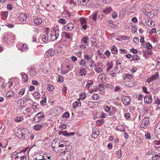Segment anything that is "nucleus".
Wrapping results in <instances>:
<instances>
[{
    "instance_id": "4be33fe9",
    "label": "nucleus",
    "mask_w": 160,
    "mask_h": 160,
    "mask_svg": "<svg viewBox=\"0 0 160 160\" xmlns=\"http://www.w3.org/2000/svg\"><path fill=\"white\" fill-rule=\"evenodd\" d=\"M112 53L117 54L118 53V49L117 48L114 46L112 47Z\"/></svg>"
},
{
    "instance_id": "f8f14e48",
    "label": "nucleus",
    "mask_w": 160,
    "mask_h": 160,
    "mask_svg": "<svg viewBox=\"0 0 160 160\" xmlns=\"http://www.w3.org/2000/svg\"><path fill=\"white\" fill-rule=\"evenodd\" d=\"M89 0H78V3L79 6H85L86 5Z\"/></svg>"
},
{
    "instance_id": "864d4df0",
    "label": "nucleus",
    "mask_w": 160,
    "mask_h": 160,
    "mask_svg": "<svg viewBox=\"0 0 160 160\" xmlns=\"http://www.w3.org/2000/svg\"><path fill=\"white\" fill-rule=\"evenodd\" d=\"M130 51L133 53L135 54H136L138 53L137 50L136 49L133 48H132L130 49Z\"/></svg>"
},
{
    "instance_id": "39448f33",
    "label": "nucleus",
    "mask_w": 160,
    "mask_h": 160,
    "mask_svg": "<svg viewBox=\"0 0 160 160\" xmlns=\"http://www.w3.org/2000/svg\"><path fill=\"white\" fill-rule=\"evenodd\" d=\"M27 18V16L25 13H20L18 16V19L21 21L25 20Z\"/></svg>"
},
{
    "instance_id": "c03bdc74",
    "label": "nucleus",
    "mask_w": 160,
    "mask_h": 160,
    "mask_svg": "<svg viewBox=\"0 0 160 160\" xmlns=\"http://www.w3.org/2000/svg\"><path fill=\"white\" fill-rule=\"evenodd\" d=\"M65 37L68 39H71V37L70 35V34L69 33L67 32H64V33Z\"/></svg>"
},
{
    "instance_id": "680f3d73",
    "label": "nucleus",
    "mask_w": 160,
    "mask_h": 160,
    "mask_svg": "<svg viewBox=\"0 0 160 160\" xmlns=\"http://www.w3.org/2000/svg\"><path fill=\"white\" fill-rule=\"evenodd\" d=\"M32 84L34 85H38L39 83L38 81L35 80H32Z\"/></svg>"
},
{
    "instance_id": "79ce46f5",
    "label": "nucleus",
    "mask_w": 160,
    "mask_h": 160,
    "mask_svg": "<svg viewBox=\"0 0 160 160\" xmlns=\"http://www.w3.org/2000/svg\"><path fill=\"white\" fill-rule=\"evenodd\" d=\"M146 48L148 49H151L152 48V46L150 43H147L146 45Z\"/></svg>"
},
{
    "instance_id": "a878e982",
    "label": "nucleus",
    "mask_w": 160,
    "mask_h": 160,
    "mask_svg": "<svg viewBox=\"0 0 160 160\" xmlns=\"http://www.w3.org/2000/svg\"><path fill=\"white\" fill-rule=\"evenodd\" d=\"M93 135L92 136V137L95 138H96L99 134V132L98 131L92 132Z\"/></svg>"
},
{
    "instance_id": "412c9836",
    "label": "nucleus",
    "mask_w": 160,
    "mask_h": 160,
    "mask_svg": "<svg viewBox=\"0 0 160 160\" xmlns=\"http://www.w3.org/2000/svg\"><path fill=\"white\" fill-rule=\"evenodd\" d=\"M73 108H75L77 107H80L81 105L80 102L79 101L75 102L73 103Z\"/></svg>"
},
{
    "instance_id": "7ed1b4c3",
    "label": "nucleus",
    "mask_w": 160,
    "mask_h": 160,
    "mask_svg": "<svg viewBox=\"0 0 160 160\" xmlns=\"http://www.w3.org/2000/svg\"><path fill=\"white\" fill-rule=\"evenodd\" d=\"M52 150L56 152H58L59 150V143L57 142L55 139L52 143Z\"/></svg>"
},
{
    "instance_id": "473e14b6",
    "label": "nucleus",
    "mask_w": 160,
    "mask_h": 160,
    "mask_svg": "<svg viewBox=\"0 0 160 160\" xmlns=\"http://www.w3.org/2000/svg\"><path fill=\"white\" fill-rule=\"evenodd\" d=\"M158 76L159 78V76L158 72H157L156 74L153 75L152 77H151V78H152V81H153L155 80L157 78H158Z\"/></svg>"
},
{
    "instance_id": "a18cd8bd",
    "label": "nucleus",
    "mask_w": 160,
    "mask_h": 160,
    "mask_svg": "<svg viewBox=\"0 0 160 160\" xmlns=\"http://www.w3.org/2000/svg\"><path fill=\"white\" fill-rule=\"evenodd\" d=\"M117 154L118 155V158H120L121 157V149L118 150L117 152Z\"/></svg>"
},
{
    "instance_id": "f3484780",
    "label": "nucleus",
    "mask_w": 160,
    "mask_h": 160,
    "mask_svg": "<svg viewBox=\"0 0 160 160\" xmlns=\"http://www.w3.org/2000/svg\"><path fill=\"white\" fill-rule=\"evenodd\" d=\"M159 154L160 153H157L155 152L154 155H153L152 157V160H158L160 158Z\"/></svg>"
},
{
    "instance_id": "cd10ccee",
    "label": "nucleus",
    "mask_w": 160,
    "mask_h": 160,
    "mask_svg": "<svg viewBox=\"0 0 160 160\" xmlns=\"http://www.w3.org/2000/svg\"><path fill=\"white\" fill-rule=\"evenodd\" d=\"M139 59V58H138V55H134L133 56L132 58L129 60V61L130 62L134 61H136L138 60Z\"/></svg>"
},
{
    "instance_id": "a211bd4d",
    "label": "nucleus",
    "mask_w": 160,
    "mask_h": 160,
    "mask_svg": "<svg viewBox=\"0 0 160 160\" xmlns=\"http://www.w3.org/2000/svg\"><path fill=\"white\" fill-rule=\"evenodd\" d=\"M28 45L26 44H24L22 48H18L22 51L26 52L28 50Z\"/></svg>"
},
{
    "instance_id": "052dcab7",
    "label": "nucleus",
    "mask_w": 160,
    "mask_h": 160,
    "mask_svg": "<svg viewBox=\"0 0 160 160\" xmlns=\"http://www.w3.org/2000/svg\"><path fill=\"white\" fill-rule=\"evenodd\" d=\"M104 108H105V111L106 112H108L110 111V108L109 107H108L107 106H104Z\"/></svg>"
},
{
    "instance_id": "bb28decb",
    "label": "nucleus",
    "mask_w": 160,
    "mask_h": 160,
    "mask_svg": "<svg viewBox=\"0 0 160 160\" xmlns=\"http://www.w3.org/2000/svg\"><path fill=\"white\" fill-rule=\"evenodd\" d=\"M33 97L35 98L36 99H38L40 97V94L39 93H38V92H36L34 93L33 94Z\"/></svg>"
},
{
    "instance_id": "f03ea898",
    "label": "nucleus",
    "mask_w": 160,
    "mask_h": 160,
    "mask_svg": "<svg viewBox=\"0 0 160 160\" xmlns=\"http://www.w3.org/2000/svg\"><path fill=\"white\" fill-rule=\"evenodd\" d=\"M51 31V40L52 41H54L58 38L59 33L58 28H52Z\"/></svg>"
},
{
    "instance_id": "e433bc0d",
    "label": "nucleus",
    "mask_w": 160,
    "mask_h": 160,
    "mask_svg": "<svg viewBox=\"0 0 160 160\" xmlns=\"http://www.w3.org/2000/svg\"><path fill=\"white\" fill-rule=\"evenodd\" d=\"M58 22L62 24H64L66 23V20L64 18H61L59 19Z\"/></svg>"
},
{
    "instance_id": "6e6552de",
    "label": "nucleus",
    "mask_w": 160,
    "mask_h": 160,
    "mask_svg": "<svg viewBox=\"0 0 160 160\" xmlns=\"http://www.w3.org/2000/svg\"><path fill=\"white\" fill-rule=\"evenodd\" d=\"M43 117L44 115L42 112H39L35 116V117L33 118V119L35 121H36L37 118H38V120L37 122H38L39 121L41 120L42 118Z\"/></svg>"
},
{
    "instance_id": "09e8293b",
    "label": "nucleus",
    "mask_w": 160,
    "mask_h": 160,
    "mask_svg": "<svg viewBox=\"0 0 160 160\" xmlns=\"http://www.w3.org/2000/svg\"><path fill=\"white\" fill-rule=\"evenodd\" d=\"M91 65H90V66L91 67H96V65L95 64V61L93 60H92L91 61Z\"/></svg>"
},
{
    "instance_id": "c756f323",
    "label": "nucleus",
    "mask_w": 160,
    "mask_h": 160,
    "mask_svg": "<svg viewBox=\"0 0 160 160\" xmlns=\"http://www.w3.org/2000/svg\"><path fill=\"white\" fill-rule=\"evenodd\" d=\"M48 36L47 35H43L42 37V39L43 42H46L48 40Z\"/></svg>"
},
{
    "instance_id": "b1692460",
    "label": "nucleus",
    "mask_w": 160,
    "mask_h": 160,
    "mask_svg": "<svg viewBox=\"0 0 160 160\" xmlns=\"http://www.w3.org/2000/svg\"><path fill=\"white\" fill-rule=\"evenodd\" d=\"M116 129L118 131H121L122 132H124L125 131V129L124 128L122 125H119L118 126Z\"/></svg>"
},
{
    "instance_id": "393cba45",
    "label": "nucleus",
    "mask_w": 160,
    "mask_h": 160,
    "mask_svg": "<svg viewBox=\"0 0 160 160\" xmlns=\"http://www.w3.org/2000/svg\"><path fill=\"white\" fill-rule=\"evenodd\" d=\"M112 8L110 7L107 8L103 10V12L105 13L108 14L112 11Z\"/></svg>"
},
{
    "instance_id": "5fc2aeb1",
    "label": "nucleus",
    "mask_w": 160,
    "mask_h": 160,
    "mask_svg": "<svg viewBox=\"0 0 160 160\" xmlns=\"http://www.w3.org/2000/svg\"><path fill=\"white\" fill-rule=\"evenodd\" d=\"M112 63L111 62L109 65H108L107 68V71H108L111 68H112Z\"/></svg>"
},
{
    "instance_id": "2eb2a0df",
    "label": "nucleus",
    "mask_w": 160,
    "mask_h": 160,
    "mask_svg": "<svg viewBox=\"0 0 160 160\" xmlns=\"http://www.w3.org/2000/svg\"><path fill=\"white\" fill-rule=\"evenodd\" d=\"M42 22V19L40 18L36 17L34 18V22L37 24H40Z\"/></svg>"
},
{
    "instance_id": "774afa93",
    "label": "nucleus",
    "mask_w": 160,
    "mask_h": 160,
    "mask_svg": "<svg viewBox=\"0 0 160 160\" xmlns=\"http://www.w3.org/2000/svg\"><path fill=\"white\" fill-rule=\"evenodd\" d=\"M156 102L157 104L159 105L160 104V98H157L156 100Z\"/></svg>"
},
{
    "instance_id": "c85d7f7f",
    "label": "nucleus",
    "mask_w": 160,
    "mask_h": 160,
    "mask_svg": "<svg viewBox=\"0 0 160 160\" xmlns=\"http://www.w3.org/2000/svg\"><path fill=\"white\" fill-rule=\"evenodd\" d=\"M9 38V36L7 34L5 35L2 39L3 42L5 43L7 42L8 41Z\"/></svg>"
},
{
    "instance_id": "0eeeda50",
    "label": "nucleus",
    "mask_w": 160,
    "mask_h": 160,
    "mask_svg": "<svg viewBox=\"0 0 160 160\" xmlns=\"http://www.w3.org/2000/svg\"><path fill=\"white\" fill-rule=\"evenodd\" d=\"M59 147H67L68 145H69V142L68 141H64L63 140H60L59 142Z\"/></svg>"
},
{
    "instance_id": "5701e85b",
    "label": "nucleus",
    "mask_w": 160,
    "mask_h": 160,
    "mask_svg": "<svg viewBox=\"0 0 160 160\" xmlns=\"http://www.w3.org/2000/svg\"><path fill=\"white\" fill-rule=\"evenodd\" d=\"M14 92L12 91H9L6 94V96L8 98H10L13 96Z\"/></svg>"
},
{
    "instance_id": "6ab92c4d",
    "label": "nucleus",
    "mask_w": 160,
    "mask_h": 160,
    "mask_svg": "<svg viewBox=\"0 0 160 160\" xmlns=\"http://www.w3.org/2000/svg\"><path fill=\"white\" fill-rule=\"evenodd\" d=\"M21 74L22 76L23 81L24 82H26L28 80V76L26 74H25L23 72H22Z\"/></svg>"
},
{
    "instance_id": "2f4dec72",
    "label": "nucleus",
    "mask_w": 160,
    "mask_h": 160,
    "mask_svg": "<svg viewBox=\"0 0 160 160\" xmlns=\"http://www.w3.org/2000/svg\"><path fill=\"white\" fill-rule=\"evenodd\" d=\"M42 125L41 124H37L34 126L35 129L36 131H38L42 128Z\"/></svg>"
},
{
    "instance_id": "4d7b16f0",
    "label": "nucleus",
    "mask_w": 160,
    "mask_h": 160,
    "mask_svg": "<svg viewBox=\"0 0 160 160\" xmlns=\"http://www.w3.org/2000/svg\"><path fill=\"white\" fill-rule=\"evenodd\" d=\"M105 16L103 15V14H101L98 15V19H100L99 20L100 21Z\"/></svg>"
},
{
    "instance_id": "338daca9",
    "label": "nucleus",
    "mask_w": 160,
    "mask_h": 160,
    "mask_svg": "<svg viewBox=\"0 0 160 160\" xmlns=\"http://www.w3.org/2000/svg\"><path fill=\"white\" fill-rule=\"evenodd\" d=\"M71 59L73 62H74L77 60V58L75 56H72L71 57Z\"/></svg>"
},
{
    "instance_id": "c9c22d12",
    "label": "nucleus",
    "mask_w": 160,
    "mask_h": 160,
    "mask_svg": "<svg viewBox=\"0 0 160 160\" xmlns=\"http://www.w3.org/2000/svg\"><path fill=\"white\" fill-rule=\"evenodd\" d=\"M92 98L94 100H97L99 98V96L97 94H95L92 96Z\"/></svg>"
},
{
    "instance_id": "13d9d810",
    "label": "nucleus",
    "mask_w": 160,
    "mask_h": 160,
    "mask_svg": "<svg viewBox=\"0 0 160 160\" xmlns=\"http://www.w3.org/2000/svg\"><path fill=\"white\" fill-rule=\"evenodd\" d=\"M84 58L88 60L90 59L91 58V57L89 55H86L84 56Z\"/></svg>"
},
{
    "instance_id": "9b49d317",
    "label": "nucleus",
    "mask_w": 160,
    "mask_h": 160,
    "mask_svg": "<svg viewBox=\"0 0 160 160\" xmlns=\"http://www.w3.org/2000/svg\"><path fill=\"white\" fill-rule=\"evenodd\" d=\"M123 99H122V101L125 105H128L131 102V99L128 96H125L124 97Z\"/></svg>"
},
{
    "instance_id": "4c0bfd02",
    "label": "nucleus",
    "mask_w": 160,
    "mask_h": 160,
    "mask_svg": "<svg viewBox=\"0 0 160 160\" xmlns=\"http://www.w3.org/2000/svg\"><path fill=\"white\" fill-rule=\"evenodd\" d=\"M80 22L82 25L86 24V22L85 19L84 18H82L80 19Z\"/></svg>"
},
{
    "instance_id": "4468645a",
    "label": "nucleus",
    "mask_w": 160,
    "mask_h": 160,
    "mask_svg": "<svg viewBox=\"0 0 160 160\" xmlns=\"http://www.w3.org/2000/svg\"><path fill=\"white\" fill-rule=\"evenodd\" d=\"M149 14L147 15V16H150L151 17H152L153 16L156 15L158 13L157 10H153L150 12H147Z\"/></svg>"
},
{
    "instance_id": "f704fd0d",
    "label": "nucleus",
    "mask_w": 160,
    "mask_h": 160,
    "mask_svg": "<svg viewBox=\"0 0 160 160\" xmlns=\"http://www.w3.org/2000/svg\"><path fill=\"white\" fill-rule=\"evenodd\" d=\"M86 70L84 68H82L80 70V74L82 76L83 74L84 75H85L86 74Z\"/></svg>"
},
{
    "instance_id": "9d476101",
    "label": "nucleus",
    "mask_w": 160,
    "mask_h": 160,
    "mask_svg": "<svg viewBox=\"0 0 160 160\" xmlns=\"http://www.w3.org/2000/svg\"><path fill=\"white\" fill-rule=\"evenodd\" d=\"M64 29L67 31H70L74 28L73 24L72 22L69 23L68 24L64 26Z\"/></svg>"
},
{
    "instance_id": "423d86ee",
    "label": "nucleus",
    "mask_w": 160,
    "mask_h": 160,
    "mask_svg": "<svg viewBox=\"0 0 160 160\" xmlns=\"http://www.w3.org/2000/svg\"><path fill=\"white\" fill-rule=\"evenodd\" d=\"M146 118V117L144 118L142 120V123L141 124V128L145 129L147 128L146 127L148 125V124L149 122V120H146L145 119Z\"/></svg>"
},
{
    "instance_id": "ea45409f",
    "label": "nucleus",
    "mask_w": 160,
    "mask_h": 160,
    "mask_svg": "<svg viewBox=\"0 0 160 160\" xmlns=\"http://www.w3.org/2000/svg\"><path fill=\"white\" fill-rule=\"evenodd\" d=\"M88 39V37H84L82 38V41L84 43H87Z\"/></svg>"
},
{
    "instance_id": "0e129e2a",
    "label": "nucleus",
    "mask_w": 160,
    "mask_h": 160,
    "mask_svg": "<svg viewBox=\"0 0 160 160\" xmlns=\"http://www.w3.org/2000/svg\"><path fill=\"white\" fill-rule=\"evenodd\" d=\"M105 54L108 57H109L110 55V52L108 50H107L105 52Z\"/></svg>"
},
{
    "instance_id": "de8ad7c7",
    "label": "nucleus",
    "mask_w": 160,
    "mask_h": 160,
    "mask_svg": "<svg viewBox=\"0 0 160 160\" xmlns=\"http://www.w3.org/2000/svg\"><path fill=\"white\" fill-rule=\"evenodd\" d=\"M114 90L115 92L119 91L121 90V88L118 86H116L114 89Z\"/></svg>"
},
{
    "instance_id": "6e6d98bb",
    "label": "nucleus",
    "mask_w": 160,
    "mask_h": 160,
    "mask_svg": "<svg viewBox=\"0 0 160 160\" xmlns=\"http://www.w3.org/2000/svg\"><path fill=\"white\" fill-rule=\"evenodd\" d=\"M27 156L26 155H23V156H20L19 158L20 160H26Z\"/></svg>"
},
{
    "instance_id": "49530a36",
    "label": "nucleus",
    "mask_w": 160,
    "mask_h": 160,
    "mask_svg": "<svg viewBox=\"0 0 160 160\" xmlns=\"http://www.w3.org/2000/svg\"><path fill=\"white\" fill-rule=\"evenodd\" d=\"M83 94L84 95H83V94L82 93L80 95V98L82 100H83L86 97V95L85 93H84Z\"/></svg>"
},
{
    "instance_id": "603ef678",
    "label": "nucleus",
    "mask_w": 160,
    "mask_h": 160,
    "mask_svg": "<svg viewBox=\"0 0 160 160\" xmlns=\"http://www.w3.org/2000/svg\"><path fill=\"white\" fill-rule=\"evenodd\" d=\"M25 89L24 88L20 90L19 91V92L18 93V94H21L22 95H23L25 92Z\"/></svg>"
},
{
    "instance_id": "72a5a7b5",
    "label": "nucleus",
    "mask_w": 160,
    "mask_h": 160,
    "mask_svg": "<svg viewBox=\"0 0 160 160\" xmlns=\"http://www.w3.org/2000/svg\"><path fill=\"white\" fill-rule=\"evenodd\" d=\"M97 15V13L96 12H94L92 15V18L93 21H95L96 20Z\"/></svg>"
},
{
    "instance_id": "bf43d9fd",
    "label": "nucleus",
    "mask_w": 160,
    "mask_h": 160,
    "mask_svg": "<svg viewBox=\"0 0 160 160\" xmlns=\"http://www.w3.org/2000/svg\"><path fill=\"white\" fill-rule=\"evenodd\" d=\"M86 64V62L84 59H82L81 60L80 62V64L81 65H84Z\"/></svg>"
},
{
    "instance_id": "1a4fd4ad",
    "label": "nucleus",
    "mask_w": 160,
    "mask_h": 160,
    "mask_svg": "<svg viewBox=\"0 0 160 160\" xmlns=\"http://www.w3.org/2000/svg\"><path fill=\"white\" fill-rule=\"evenodd\" d=\"M144 101L147 104L150 103L152 102V99L151 96H146L144 98Z\"/></svg>"
},
{
    "instance_id": "e2e57ef3",
    "label": "nucleus",
    "mask_w": 160,
    "mask_h": 160,
    "mask_svg": "<svg viewBox=\"0 0 160 160\" xmlns=\"http://www.w3.org/2000/svg\"><path fill=\"white\" fill-rule=\"evenodd\" d=\"M63 78L61 76H60L58 77V81L59 82H63Z\"/></svg>"
},
{
    "instance_id": "ddd939ff",
    "label": "nucleus",
    "mask_w": 160,
    "mask_h": 160,
    "mask_svg": "<svg viewBox=\"0 0 160 160\" xmlns=\"http://www.w3.org/2000/svg\"><path fill=\"white\" fill-rule=\"evenodd\" d=\"M61 157L63 160H67L70 158V155L68 153L65 152L61 154Z\"/></svg>"
},
{
    "instance_id": "7c9ffc66",
    "label": "nucleus",
    "mask_w": 160,
    "mask_h": 160,
    "mask_svg": "<svg viewBox=\"0 0 160 160\" xmlns=\"http://www.w3.org/2000/svg\"><path fill=\"white\" fill-rule=\"evenodd\" d=\"M147 25L149 27H153L155 25V22L154 21L151 20L148 24H147Z\"/></svg>"
},
{
    "instance_id": "37998d69",
    "label": "nucleus",
    "mask_w": 160,
    "mask_h": 160,
    "mask_svg": "<svg viewBox=\"0 0 160 160\" xmlns=\"http://www.w3.org/2000/svg\"><path fill=\"white\" fill-rule=\"evenodd\" d=\"M145 137L146 139H150L151 138L150 133L148 132H146L145 134Z\"/></svg>"
},
{
    "instance_id": "58836bf2",
    "label": "nucleus",
    "mask_w": 160,
    "mask_h": 160,
    "mask_svg": "<svg viewBox=\"0 0 160 160\" xmlns=\"http://www.w3.org/2000/svg\"><path fill=\"white\" fill-rule=\"evenodd\" d=\"M23 119V118L22 117H16L15 119V120L16 122H19L22 121Z\"/></svg>"
},
{
    "instance_id": "f257e3e1",
    "label": "nucleus",
    "mask_w": 160,
    "mask_h": 160,
    "mask_svg": "<svg viewBox=\"0 0 160 160\" xmlns=\"http://www.w3.org/2000/svg\"><path fill=\"white\" fill-rule=\"evenodd\" d=\"M19 135L22 138L27 139L29 138L30 133L27 129L24 128L22 130H20L18 131Z\"/></svg>"
},
{
    "instance_id": "a19ab883",
    "label": "nucleus",
    "mask_w": 160,
    "mask_h": 160,
    "mask_svg": "<svg viewBox=\"0 0 160 160\" xmlns=\"http://www.w3.org/2000/svg\"><path fill=\"white\" fill-rule=\"evenodd\" d=\"M64 118H68L69 117V113L68 112H66L62 115Z\"/></svg>"
},
{
    "instance_id": "dca6fc26",
    "label": "nucleus",
    "mask_w": 160,
    "mask_h": 160,
    "mask_svg": "<svg viewBox=\"0 0 160 160\" xmlns=\"http://www.w3.org/2000/svg\"><path fill=\"white\" fill-rule=\"evenodd\" d=\"M122 61L121 60H117L116 62V68L118 69L119 68H121L122 66L121 65Z\"/></svg>"
},
{
    "instance_id": "69168bd1",
    "label": "nucleus",
    "mask_w": 160,
    "mask_h": 160,
    "mask_svg": "<svg viewBox=\"0 0 160 160\" xmlns=\"http://www.w3.org/2000/svg\"><path fill=\"white\" fill-rule=\"evenodd\" d=\"M124 117L126 119H128L130 117V114L129 113H125Z\"/></svg>"
},
{
    "instance_id": "20e7f679",
    "label": "nucleus",
    "mask_w": 160,
    "mask_h": 160,
    "mask_svg": "<svg viewBox=\"0 0 160 160\" xmlns=\"http://www.w3.org/2000/svg\"><path fill=\"white\" fill-rule=\"evenodd\" d=\"M59 135H62L64 136L69 137L70 136H72L75 134V132H72L71 133H68L67 131H60L58 132Z\"/></svg>"
},
{
    "instance_id": "8fccbe9b",
    "label": "nucleus",
    "mask_w": 160,
    "mask_h": 160,
    "mask_svg": "<svg viewBox=\"0 0 160 160\" xmlns=\"http://www.w3.org/2000/svg\"><path fill=\"white\" fill-rule=\"evenodd\" d=\"M59 128L61 130H62L65 129L66 128V126L65 124H62L59 126Z\"/></svg>"
},
{
    "instance_id": "aec40b11",
    "label": "nucleus",
    "mask_w": 160,
    "mask_h": 160,
    "mask_svg": "<svg viewBox=\"0 0 160 160\" xmlns=\"http://www.w3.org/2000/svg\"><path fill=\"white\" fill-rule=\"evenodd\" d=\"M44 56L46 59L48 60H49L50 58V51L49 49L46 52Z\"/></svg>"
},
{
    "instance_id": "3c124183",
    "label": "nucleus",
    "mask_w": 160,
    "mask_h": 160,
    "mask_svg": "<svg viewBox=\"0 0 160 160\" xmlns=\"http://www.w3.org/2000/svg\"><path fill=\"white\" fill-rule=\"evenodd\" d=\"M156 31V28H153L149 32L150 34H152L155 32Z\"/></svg>"
}]
</instances>
